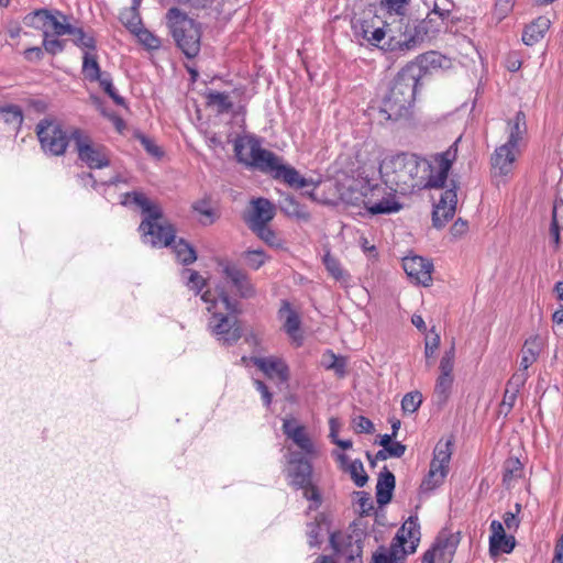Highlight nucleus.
Returning <instances> with one entry per match:
<instances>
[{"instance_id": "nucleus-1", "label": "nucleus", "mask_w": 563, "mask_h": 563, "mask_svg": "<svg viewBox=\"0 0 563 563\" xmlns=\"http://www.w3.org/2000/svg\"><path fill=\"white\" fill-rule=\"evenodd\" d=\"M122 205H135L142 210L143 220L139 227L143 243L153 247L172 246L179 263L192 264L197 260L195 249L184 239L175 241L176 230L163 216L162 208L140 192H126Z\"/></svg>"}, {"instance_id": "nucleus-2", "label": "nucleus", "mask_w": 563, "mask_h": 563, "mask_svg": "<svg viewBox=\"0 0 563 563\" xmlns=\"http://www.w3.org/2000/svg\"><path fill=\"white\" fill-rule=\"evenodd\" d=\"M201 299L209 313L208 331L223 345H232L242 336V328L238 320L239 302L232 299L223 284L207 289Z\"/></svg>"}, {"instance_id": "nucleus-3", "label": "nucleus", "mask_w": 563, "mask_h": 563, "mask_svg": "<svg viewBox=\"0 0 563 563\" xmlns=\"http://www.w3.org/2000/svg\"><path fill=\"white\" fill-rule=\"evenodd\" d=\"M234 150L239 162L269 174L274 179L282 180L291 188L301 189L311 184V180L301 176L296 168L284 164L275 153L263 148L255 137L236 142Z\"/></svg>"}, {"instance_id": "nucleus-4", "label": "nucleus", "mask_w": 563, "mask_h": 563, "mask_svg": "<svg viewBox=\"0 0 563 563\" xmlns=\"http://www.w3.org/2000/svg\"><path fill=\"white\" fill-rule=\"evenodd\" d=\"M426 167L421 157L402 153L385 157L379 164V175L391 191L406 196L421 190L420 175Z\"/></svg>"}, {"instance_id": "nucleus-5", "label": "nucleus", "mask_w": 563, "mask_h": 563, "mask_svg": "<svg viewBox=\"0 0 563 563\" xmlns=\"http://www.w3.org/2000/svg\"><path fill=\"white\" fill-rule=\"evenodd\" d=\"M419 80L420 71L413 64L397 74L380 109L387 120H398L408 113L415 102Z\"/></svg>"}, {"instance_id": "nucleus-6", "label": "nucleus", "mask_w": 563, "mask_h": 563, "mask_svg": "<svg viewBox=\"0 0 563 563\" xmlns=\"http://www.w3.org/2000/svg\"><path fill=\"white\" fill-rule=\"evenodd\" d=\"M167 25L177 46L192 58L200 51L201 31L199 24L177 8H170L166 14Z\"/></svg>"}, {"instance_id": "nucleus-7", "label": "nucleus", "mask_w": 563, "mask_h": 563, "mask_svg": "<svg viewBox=\"0 0 563 563\" xmlns=\"http://www.w3.org/2000/svg\"><path fill=\"white\" fill-rule=\"evenodd\" d=\"M420 537L418 518L409 517L397 531L390 549H380L374 555V563H398L400 558L417 550Z\"/></svg>"}, {"instance_id": "nucleus-8", "label": "nucleus", "mask_w": 563, "mask_h": 563, "mask_svg": "<svg viewBox=\"0 0 563 563\" xmlns=\"http://www.w3.org/2000/svg\"><path fill=\"white\" fill-rule=\"evenodd\" d=\"M462 136H459L445 151L437 153L430 159L422 158L427 165L422 176L421 189L426 188H442L448 179L449 172L453 163L457 158L459 143Z\"/></svg>"}, {"instance_id": "nucleus-9", "label": "nucleus", "mask_w": 563, "mask_h": 563, "mask_svg": "<svg viewBox=\"0 0 563 563\" xmlns=\"http://www.w3.org/2000/svg\"><path fill=\"white\" fill-rule=\"evenodd\" d=\"M286 475L289 484L296 489H302L303 497L313 501L316 508L320 505L319 490L311 482L312 465L306 456L290 452L287 456Z\"/></svg>"}, {"instance_id": "nucleus-10", "label": "nucleus", "mask_w": 563, "mask_h": 563, "mask_svg": "<svg viewBox=\"0 0 563 563\" xmlns=\"http://www.w3.org/2000/svg\"><path fill=\"white\" fill-rule=\"evenodd\" d=\"M452 456V441H439L433 450V457L430 468L423 478L420 490L422 493L433 492L441 486L449 473V465Z\"/></svg>"}, {"instance_id": "nucleus-11", "label": "nucleus", "mask_w": 563, "mask_h": 563, "mask_svg": "<svg viewBox=\"0 0 563 563\" xmlns=\"http://www.w3.org/2000/svg\"><path fill=\"white\" fill-rule=\"evenodd\" d=\"M388 42L386 43L389 51H409L417 46L419 33L415 25H411L409 19L395 18L388 22Z\"/></svg>"}, {"instance_id": "nucleus-12", "label": "nucleus", "mask_w": 563, "mask_h": 563, "mask_svg": "<svg viewBox=\"0 0 563 563\" xmlns=\"http://www.w3.org/2000/svg\"><path fill=\"white\" fill-rule=\"evenodd\" d=\"M36 134L45 153L63 155L68 145V137L60 124L54 120L43 119L36 125Z\"/></svg>"}, {"instance_id": "nucleus-13", "label": "nucleus", "mask_w": 563, "mask_h": 563, "mask_svg": "<svg viewBox=\"0 0 563 563\" xmlns=\"http://www.w3.org/2000/svg\"><path fill=\"white\" fill-rule=\"evenodd\" d=\"M70 139L75 143L80 161L89 168H103L109 165L110 161L107 150L101 145L93 144L81 130H74Z\"/></svg>"}, {"instance_id": "nucleus-14", "label": "nucleus", "mask_w": 563, "mask_h": 563, "mask_svg": "<svg viewBox=\"0 0 563 563\" xmlns=\"http://www.w3.org/2000/svg\"><path fill=\"white\" fill-rule=\"evenodd\" d=\"M517 146L504 143L495 148L490 155V169L494 177L508 178L512 175L516 163L521 155Z\"/></svg>"}, {"instance_id": "nucleus-15", "label": "nucleus", "mask_w": 563, "mask_h": 563, "mask_svg": "<svg viewBox=\"0 0 563 563\" xmlns=\"http://www.w3.org/2000/svg\"><path fill=\"white\" fill-rule=\"evenodd\" d=\"M219 266L221 267V274L231 283L241 297L251 298L255 296L256 290L251 278L238 265L230 261H221Z\"/></svg>"}, {"instance_id": "nucleus-16", "label": "nucleus", "mask_w": 563, "mask_h": 563, "mask_svg": "<svg viewBox=\"0 0 563 563\" xmlns=\"http://www.w3.org/2000/svg\"><path fill=\"white\" fill-rule=\"evenodd\" d=\"M402 267L409 279L424 287L432 282L433 264L428 258L418 255L402 258Z\"/></svg>"}, {"instance_id": "nucleus-17", "label": "nucleus", "mask_w": 563, "mask_h": 563, "mask_svg": "<svg viewBox=\"0 0 563 563\" xmlns=\"http://www.w3.org/2000/svg\"><path fill=\"white\" fill-rule=\"evenodd\" d=\"M457 205L456 186L446 189L441 194L438 203L433 208L432 222L435 228L444 227L453 219Z\"/></svg>"}, {"instance_id": "nucleus-18", "label": "nucleus", "mask_w": 563, "mask_h": 563, "mask_svg": "<svg viewBox=\"0 0 563 563\" xmlns=\"http://www.w3.org/2000/svg\"><path fill=\"white\" fill-rule=\"evenodd\" d=\"M253 364L264 373V375L278 384H286L289 379V368L286 362L277 356L253 357Z\"/></svg>"}, {"instance_id": "nucleus-19", "label": "nucleus", "mask_w": 563, "mask_h": 563, "mask_svg": "<svg viewBox=\"0 0 563 563\" xmlns=\"http://www.w3.org/2000/svg\"><path fill=\"white\" fill-rule=\"evenodd\" d=\"M283 432L306 456H312L317 453L316 446L308 435L306 428L296 419H284Z\"/></svg>"}, {"instance_id": "nucleus-20", "label": "nucleus", "mask_w": 563, "mask_h": 563, "mask_svg": "<svg viewBox=\"0 0 563 563\" xmlns=\"http://www.w3.org/2000/svg\"><path fill=\"white\" fill-rule=\"evenodd\" d=\"M275 217L274 205L265 198H256L251 201V209L245 217L250 229L262 224H268Z\"/></svg>"}, {"instance_id": "nucleus-21", "label": "nucleus", "mask_w": 563, "mask_h": 563, "mask_svg": "<svg viewBox=\"0 0 563 563\" xmlns=\"http://www.w3.org/2000/svg\"><path fill=\"white\" fill-rule=\"evenodd\" d=\"M516 545L512 536H507L504 525L498 520L490 522L489 552L492 555L499 553H510Z\"/></svg>"}, {"instance_id": "nucleus-22", "label": "nucleus", "mask_w": 563, "mask_h": 563, "mask_svg": "<svg viewBox=\"0 0 563 563\" xmlns=\"http://www.w3.org/2000/svg\"><path fill=\"white\" fill-rule=\"evenodd\" d=\"M507 141L509 145L522 148L525 139L528 133L527 118L525 112L518 111L514 118L507 120L506 123Z\"/></svg>"}, {"instance_id": "nucleus-23", "label": "nucleus", "mask_w": 563, "mask_h": 563, "mask_svg": "<svg viewBox=\"0 0 563 563\" xmlns=\"http://www.w3.org/2000/svg\"><path fill=\"white\" fill-rule=\"evenodd\" d=\"M279 318L284 320L283 328L297 345L302 343V334L300 332L301 321L299 314L290 307L288 302H284L279 309Z\"/></svg>"}, {"instance_id": "nucleus-24", "label": "nucleus", "mask_w": 563, "mask_h": 563, "mask_svg": "<svg viewBox=\"0 0 563 563\" xmlns=\"http://www.w3.org/2000/svg\"><path fill=\"white\" fill-rule=\"evenodd\" d=\"M544 347V339L534 334L529 336L521 349V358L519 369L527 372V369L537 362Z\"/></svg>"}, {"instance_id": "nucleus-25", "label": "nucleus", "mask_w": 563, "mask_h": 563, "mask_svg": "<svg viewBox=\"0 0 563 563\" xmlns=\"http://www.w3.org/2000/svg\"><path fill=\"white\" fill-rule=\"evenodd\" d=\"M551 26V21L547 16H538L529 25H527L522 33V42L532 46L541 41Z\"/></svg>"}, {"instance_id": "nucleus-26", "label": "nucleus", "mask_w": 563, "mask_h": 563, "mask_svg": "<svg viewBox=\"0 0 563 563\" xmlns=\"http://www.w3.org/2000/svg\"><path fill=\"white\" fill-rule=\"evenodd\" d=\"M397 192H389L378 201H369L366 209L372 214H389L398 212L402 205L396 198Z\"/></svg>"}, {"instance_id": "nucleus-27", "label": "nucleus", "mask_w": 563, "mask_h": 563, "mask_svg": "<svg viewBox=\"0 0 563 563\" xmlns=\"http://www.w3.org/2000/svg\"><path fill=\"white\" fill-rule=\"evenodd\" d=\"M395 476L391 472H382L376 484V500L379 505H386L390 501L395 488Z\"/></svg>"}, {"instance_id": "nucleus-28", "label": "nucleus", "mask_w": 563, "mask_h": 563, "mask_svg": "<svg viewBox=\"0 0 563 563\" xmlns=\"http://www.w3.org/2000/svg\"><path fill=\"white\" fill-rule=\"evenodd\" d=\"M459 541V537L452 533L439 536L433 544L439 552V560L449 562L455 553Z\"/></svg>"}, {"instance_id": "nucleus-29", "label": "nucleus", "mask_w": 563, "mask_h": 563, "mask_svg": "<svg viewBox=\"0 0 563 563\" xmlns=\"http://www.w3.org/2000/svg\"><path fill=\"white\" fill-rule=\"evenodd\" d=\"M73 25L68 23L67 16L60 11H51L44 34L52 32L56 36H62L71 32Z\"/></svg>"}, {"instance_id": "nucleus-30", "label": "nucleus", "mask_w": 563, "mask_h": 563, "mask_svg": "<svg viewBox=\"0 0 563 563\" xmlns=\"http://www.w3.org/2000/svg\"><path fill=\"white\" fill-rule=\"evenodd\" d=\"M280 210L288 217L308 221L310 214L307 209L300 205L292 196L285 195L279 200Z\"/></svg>"}, {"instance_id": "nucleus-31", "label": "nucleus", "mask_w": 563, "mask_h": 563, "mask_svg": "<svg viewBox=\"0 0 563 563\" xmlns=\"http://www.w3.org/2000/svg\"><path fill=\"white\" fill-rule=\"evenodd\" d=\"M323 264L328 271V273L341 285L347 287L351 283L350 274L342 267L341 263L332 256L330 253H327L323 256Z\"/></svg>"}, {"instance_id": "nucleus-32", "label": "nucleus", "mask_w": 563, "mask_h": 563, "mask_svg": "<svg viewBox=\"0 0 563 563\" xmlns=\"http://www.w3.org/2000/svg\"><path fill=\"white\" fill-rule=\"evenodd\" d=\"M522 464L517 457H509L504 463L503 484L510 488L522 475Z\"/></svg>"}, {"instance_id": "nucleus-33", "label": "nucleus", "mask_w": 563, "mask_h": 563, "mask_svg": "<svg viewBox=\"0 0 563 563\" xmlns=\"http://www.w3.org/2000/svg\"><path fill=\"white\" fill-rule=\"evenodd\" d=\"M207 106L217 110L218 113L229 112L233 103L227 92L210 90L206 93Z\"/></svg>"}, {"instance_id": "nucleus-34", "label": "nucleus", "mask_w": 563, "mask_h": 563, "mask_svg": "<svg viewBox=\"0 0 563 563\" xmlns=\"http://www.w3.org/2000/svg\"><path fill=\"white\" fill-rule=\"evenodd\" d=\"M103 73H101L100 66L97 62V56L92 53L85 52L84 57H82V75H84V77L87 80L95 82V81H97V79L100 78V76Z\"/></svg>"}, {"instance_id": "nucleus-35", "label": "nucleus", "mask_w": 563, "mask_h": 563, "mask_svg": "<svg viewBox=\"0 0 563 563\" xmlns=\"http://www.w3.org/2000/svg\"><path fill=\"white\" fill-rule=\"evenodd\" d=\"M73 36V42L76 46L85 52L92 53L96 51V40L90 33H86L80 27H71V32L68 33Z\"/></svg>"}, {"instance_id": "nucleus-36", "label": "nucleus", "mask_w": 563, "mask_h": 563, "mask_svg": "<svg viewBox=\"0 0 563 563\" xmlns=\"http://www.w3.org/2000/svg\"><path fill=\"white\" fill-rule=\"evenodd\" d=\"M454 375L445 376L439 374L434 386V396L439 402L444 404L449 399L452 391Z\"/></svg>"}, {"instance_id": "nucleus-37", "label": "nucleus", "mask_w": 563, "mask_h": 563, "mask_svg": "<svg viewBox=\"0 0 563 563\" xmlns=\"http://www.w3.org/2000/svg\"><path fill=\"white\" fill-rule=\"evenodd\" d=\"M0 118L13 129H19L23 122V112L19 106L10 104L0 107Z\"/></svg>"}, {"instance_id": "nucleus-38", "label": "nucleus", "mask_w": 563, "mask_h": 563, "mask_svg": "<svg viewBox=\"0 0 563 563\" xmlns=\"http://www.w3.org/2000/svg\"><path fill=\"white\" fill-rule=\"evenodd\" d=\"M322 365L327 369H332L339 377H343L346 373L345 358L334 354L330 350L322 355Z\"/></svg>"}, {"instance_id": "nucleus-39", "label": "nucleus", "mask_w": 563, "mask_h": 563, "mask_svg": "<svg viewBox=\"0 0 563 563\" xmlns=\"http://www.w3.org/2000/svg\"><path fill=\"white\" fill-rule=\"evenodd\" d=\"M418 65H415L421 73V69L441 68L445 63V57L437 52H428L420 55L418 58Z\"/></svg>"}, {"instance_id": "nucleus-40", "label": "nucleus", "mask_w": 563, "mask_h": 563, "mask_svg": "<svg viewBox=\"0 0 563 563\" xmlns=\"http://www.w3.org/2000/svg\"><path fill=\"white\" fill-rule=\"evenodd\" d=\"M242 257L245 265L253 271L261 268L269 258L261 249L246 250L243 252Z\"/></svg>"}, {"instance_id": "nucleus-41", "label": "nucleus", "mask_w": 563, "mask_h": 563, "mask_svg": "<svg viewBox=\"0 0 563 563\" xmlns=\"http://www.w3.org/2000/svg\"><path fill=\"white\" fill-rule=\"evenodd\" d=\"M194 211L198 216V221L203 225H210L214 222L216 217L214 212L209 203V201L202 199L199 201H196L192 205Z\"/></svg>"}, {"instance_id": "nucleus-42", "label": "nucleus", "mask_w": 563, "mask_h": 563, "mask_svg": "<svg viewBox=\"0 0 563 563\" xmlns=\"http://www.w3.org/2000/svg\"><path fill=\"white\" fill-rule=\"evenodd\" d=\"M120 20L133 34L143 27L141 16L139 11H135V7H131L122 11L120 13Z\"/></svg>"}, {"instance_id": "nucleus-43", "label": "nucleus", "mask_w": 563, "mask_h": 563, "mask_svg": "<svg viewBox=\"0 0 563 563\" xmlns=\"http://www.w3.org/2000/svg\"><path fill=\"white\" fill-rule=\"evenodd\" d=\"M181 277L185 285L196 294H199L206 285L205 278L198 272L189 268H184L181 271Z\"/></svg>"}, {"instance_id": "nucleus-44", "label": "nucleus", "mask_w": 563, "mask_h": 563, "mask_svg": "<svg viewBox=\"0 0 563 563\" xmlns=\"http://www.w3.org/2000/svg\"><path fill=\"white\" fill-rule=\"evenodd\" d=\"M347 472L357 487H363L367 483V475L364 470V465L361 460L352 461L346 467Z\"/></svg>"}, {"instance_id": "nucleus-45", "label": "nucleus", "mask_w": 563, "mask_h": 563, "mask_svg": "<svg viewBox=\"0 0 563 563\" xmlns=\"http://www.w3.org/2000/svg\"><path fill=\"white\" fill-rule=\"evenodd\" d=\"M408 3L409 0H380V8L386 10L390 16L404 18Z\"/></svg>"}, {"instance_id": "nucleus-46", "label": "nucleus", "mask_w": 563, "mask_h": 563, "mask_svg": "<svg viewBox=\"0 0 563 563\" xmlns=\"http://www.w3.org/2000/svg\"><path fill=\"white\" fill-rule=\"evenodd\" d=\"M251 230L269 246L279 247L282 245L275 231L268 224H262Z\"/></svg>"}, {"instance_id": "nucleus-47", "label": "nucleus", "mask_w": 563, "mask_h": 563, "mask_svg": "<svg viewBox=\"0 0 563 563\" xmlns=\"http://www.w3.org/2000/svg\"><path fill=\"white\" fill-rule=\"evenodd\" d=\"M49 12L51 11L46 9H40L31 12L25 16V23L32 27L43 30V33H45Z\"/></svg>"}, {"instance_id": "nucleus-48", "label": "nucleus", "mask_w": 563, "mask_h": 563, "mask_svg": "<svg viewBox=\"0 0 563 563\" xmlns=\"http://www.w3.org/2000/svg\"><path fill=\"white\" fill-rule=\"evenodd\" d=\"M455 361V345L452 343L451 347L446 350L440 360V375H453Z\"/></svg>"}, {"instance_id": "nucleus-49", "label": "nucleus", "mask_w": 563, "mask_h": 563, "mask_svg": "<svg viewBox=\"0 0 563 563\" xmlns=\"http://www.w3.org/2000/svg\"><path fill=\"white\" fill-rule=\"evenodd\" d=\"M139 42L147 49H158L161 47V40L148 30L141 27L134 33Z\"/></svg>"}, {"instance_id": "nucleus-50", "label": "nucleus", "mask_w": 563, "mask_h": 563, "mask_svg": "<svg viewBox=\"0 0 563 563\" xmlns=\"http://www.w3.org/2000/svg\"><path fill=\"white\" fill-rule=\"evenodd\" d=\"M422 402V395L419 391L406 394L401 400V409L406 413H413L418 410Z\"/></svg>"}, {"instance_id": "nucleus-51", "label": "nucleus", "mask_w": 563, "mask_h": 563, "mask_svg": "<svg viewBox=\"0 0 563 563\" xmlns=\"http://www.w3.org/2000/svg\"><path fill=\"white\" fill-rule=\"evenodd\" d=\"M528 377V372L518 369L516 373L512 374V376L507 382L506 390L518 395L520 389L525 386Z\"/></svg>"}, {"instance_id": "nucleus-52", "label": "nucleus", "mask_w": 563, "mask_h": 563, "mask_svg": "<svg viewBox=\"0 0 563 563\" xmlns=\"http://www.w3.org/2000/svg\"><path fill=\"white\" fill-rule=\"evenodd\" d=\"M363 36L367 42L372 45L379 46L385 37H388V22L385 23L383 27H377L372 31L368 35L367 30H363Z\"/></svg>"}, {"instance_id": "nucleus-53", "label": "nucleus", "mask_w": 563, "mask_h": 563, "mask_svg": "<svg viewBox=\"0 0 563 563\" xmlns=\"http://www.w3.org/2000/svg\"><path fill=\"white\" fill-rule=\"evenodd\" d=\"M135 136L150 155H152L156 158H161L163 156V152H162L161 147L158 145H156L152 139L147 137L146 135H144L142 133H137Z\"/></svg>"}, {"instance_id": "nucleus-54", "label": "nucleus", "mask_w": 563, "mask_h": 563, "mask_svg": "<svg viewBox=\"0 0 563 563\" xmlns=\"http://www.w3.org/2000/svg\"><path fill=\"white\" fill-rule=\"evenodd\" d=\"M406 452V445L400 442H391V444L377 453V456L385 460L387 457H401Z\"/></svg>"}, {"instance_id": "nucleus-55", "label": "nucleus", "mask_w": 563, "mask_h": 563, "mask_svg": "<svg viewBox=\"0 0 563 563\" xmlns=\"http://www.w3.org/2000/svg\"><path fill=\"white\" fill-rule=\"evenodd\" d=\"M43 46L47 53L56 55L64 49V41L53 37L49 34H44Z\"/></svg>"}, {"instance_id": "nucleus-56", "label": "nucleus", "mask_w": 563, "mask_h": 563, "mask_svg": "<svg viewBox=\"0 0 563 563\" xmlns=\"http://www.w3.org/2000/svg\"><path fill=\"white\" fill-rule=\"evenodd\" d=\"M452 3L449 0H435L432 14L438 15L442 21L448 20L451 15Z\"/></svg>"}, {"instance_id": "nucleus-57", "label": "nucleus", "mask_w": 563, "mask_h": 563, "mask_svg": "<svg viewBox=\"0 0 563 563\" xmlns=\"http://www.w3.org/2000/svg\"><path fill=\"white\" fill-rule=\"evenodd\" d=\"M307 534H308L310 547L313 548V547H317L318 544H320V542H321L320 541L321 526L318 520H316V522L308 525Z\"/></svg>"}, {"instance_id": "nucleus-58", "label": "nucleus", "mask_w": 563, "mask_h": 563, "mask_svg": "<svg viewBox=\"0 0 563 563\" xmlns=\"http://www.w3.org/2000/svg\"><path fill=\"white\" fill-rule=\"evenodd\" d=\"M516 512L507 511L504 515V522L508 530H516L519 527V520L517 518V514L520 512L521 506L519 504L515 505Z\"/></svg>"}, {"instance_id": "nucleus-59", "label": "nucleus", "mask_w": 563, "mask_h": 563, "mask_svg": "<svg viewBox=\"0 0 563 563\" xmlns=\"http://www.w3.org/2000/svg\"><path fill=\"white\" fill-rule=\"evenodd\" d=\"M354 426H355L356 432H358V433H372L374 430L373 422L364 416H358L354 420Z\"/></svg>"}, {"instance_id": "nucleus-60", "label": "nucleus", "mask_w": 563, "mask_h": 563, "mask_svg": "<svg viewBox=\"0 0 563 563\" xmlns=\"http://www.w3.org/2000/svg\"><path fill=\"white\" fill-rule=\"evenodd\" d=\"M440 345V335L438 333H434V336L430 340L426 341L424 344V356L427 358L432 357Z\"/></svg>"}, {"instance_id": "nucleus-61", "label": "nucleus", "mask_w": 563, "mask_h": 563, "mask_svg": "<svg viewBox=\"0 0 563 563\" xmlns=\"http://www.w3.org/2000/svg\"><path fill=\"white\" fill-rule=\"evenodd\" d=\"M254 385L256 389L261 393L264 405L268 407L272 404V394L269 393L268 387L262 380L258 379L254 380Z\"/></svg>"}, {"instance_id": "nucleus-62", "label": "nucleus", "mask_w": 563, "mask_h": 563, "mask_svg": "<svg viewBox=\"0 0 563 563\" xmlns=\"http://www.w3.org/2000/svg\"><path fill=\"white\" fill-rule=\"evenodd\" d=\"M517 397H518L517 394L508 391V390L505 389V394H504V397H503L501 406L503 407H507V410L510 411L514 408L515 404H516Z\"/></svg>"}, {"instance_id": "nucleus-63", "label": "nucleus", "mask_w": 563, "mask_h": 563, "mask_svg": "<svg viewBox=\"0 0 563 563\" xmlns=\"http://www.w3.org/2000/svg\"><path fill=\"white\" fill-rule=\"evenodd\" d=\"M24 56L29 60H38L43 57V51L41 47H30L25 49Z\"/></svg>"}, {"instance_id": "nucleus-64", "label": "nucleus", "mask_w": 563, "mask_h": 563, "mask_svg": "<svg viewBox=\"0 0 563 563\" xmlns=\"http://www.w3.org/2000/svg\"><path fill=\"white\" fill-rule=\"evenodd\" d=\"M553 561L563 563V534L560 537L555 544Z\"/></svg>"}]
</instances>
